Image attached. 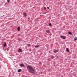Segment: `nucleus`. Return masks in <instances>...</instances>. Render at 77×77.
Returning <instances> with one entry per match:
<instances>
[{
    "mask_svg": "<svg viewBox=\"0 0 77 77\" xmlns=\"http://www.w3.org/2000/svg\"><path fill=\"white\" fill-rule=\"evenodd\" d=\"M27 69H28L29 72L31 73H34L35 72V69H33V68L32 66L28 65L26 66Z\"/></svg>",
    "mask_w": 77,
    "mask_h": 77,
    "instance_id": "f257e3e1",
    "label": "nucleus"
},
{
    "mask_svg": "<svg viewBox=\"0 0 77 77\" xmlns=\"http://www.w3.org/2000/svg\"><path fill=\"white\" fill-rule=\"evenodd\" d=\"M60 37L61 38H62L63 39H66V37L65 36L61 35Z\"/></svg>",
    "mask_w": 77,
    "mask_h": 77,
    "instance_id": "f03ea898",
    "label": "nucleus"
},
{
    "mask_svg": "<svg viewBox=\"0 0 77 77\" xmlns=\"http://www.w3.org/2000/svg\"><path fill=\"white\" fill-rule=\"evenodd\" d=\"M18 53L22 52V49H21V48H19V49L18 50Z\"/></svg>",
    "mask_w": 77,
    "mask_h": 77,
    "instance_id": "7ed1b4c3",
    "label": "nucleus"
},
{
    "mask_svg": "<svg viewBox=\"0 0 77 77\" xmlns=\"http://www.w3.org/2000/svg\"><path fill=\"white\" fill-rule=\"evenodd\" d=\"M54 53H57V52H58V51H59V50H58V49L57 50H54Z\"/></svg>",
    "mask_w": 77,
    "mask_h": 77,
    "instance_id": "20e7f679",
    "label": "nucleus"
},
{
    "mask_svg": "<svg viewBox=\"0 0 77 77\" xmlns=\"http://www.w3.org/2000/svg\"><path fill=\"white\" fill-rule=\"evenodd\" d=\"M20 66H21V67H23H23H24L25 66L24 65V64H21L20 65Z\"/></svg>",
    "mask_w": 77,
    "mask_h": 77,
    "instance_id": "39448f33",
    "label": "nucleus"
},
{
    "mask_svg": "<svg viewBox=\"0 0 77 77\" xmlns=\"http://www.w3.org/2000/svg\"><path fill=\"white\" fill-rule=\"evenodd\" d=\"M23 14L24 15L25 17H27V15H27V14L26 13H23Z\"/></svg>",
    "mask_w": 77,
    "mask_h": 77,
    "instance_id": "423d86ee",
    "label": "nucleus"
},
{
    "mask_svg": "<svg viewBox=\"0 0 77 77\" xmlns=\"http://www.w3.org/2000/svg\"><path fill=\"white\" fill-rule=\"evenodd\" d=\"M3 45H4V47H6V43H5V44H4Z\"/></svg>",
    "mask_w": 77,
    "mask_h": 77,
    "instance_id": "0eeeda50",
    "label": "nucleus"
},
{
    "mask_svg": "<svg viewBox=\"0 0 77 77\" xmlns=\"http://www.w3.org/2000/svg\"><path fill=\"white\" fill-rule=\"evenodd\" d=\"M17 30H18V31H20V27H18Z\"/></svg>",
    "mask_w": 77,
    "mask_h": 77,
    "instance_id": "6e6552de",
    "label": "nucleus"
},
{
    "mask_svg": "<svg viewBox=\"0 0 77 77\" xmlns=\"http://www.w3.org/2000/svg\"><path fill=\"white\" fill-rule=\"evenodd\" d=\"M40 46L39 45H36L35 46V48H37L38 47H40Z\"/></svg>",
    "mask_w": 77,
    "mask_h": 77,
    "instance_id": "1a4fd4ad",
    "label": "nucleus"
},
{
    "mask_svg": "<svg viewBox=\"0 0 77 77\" xmlns=\"http://www.w3.org/2000/svg\"><path fill=\"white\" fill-rule=\"evenodd\" d=\"M66 50L67 52H69V49H68V48H66Z\"/></svg>",
    "mask_w": 77,
    "mask_h": 77,
    "instance_id": "9d476101",
    "label": "nucleus"
},
{
    "mask_svg": "<svg viewBox=\"0 0 77 77\" xmlns=\"http://www.w3.org/2000/svg\"><path fill=\"white\" fill-rule=\"evenodd\" d=\"M21 69H19V70H18V72H21Z\"/></svg>",
    "mask_w": 77,
    "mask_h": 77,
    "instance_id": "9b49d317",
    "label": "nucleus"
},
{
    "mask_svg": "<svg viewBox=\"0 0 77 77\" xmlns=\"http://www.w3.org/2000/svg\"><path fill=\"white\" fill-rule=\"evenodd\" d=\"M77 39V37H75L74 38V40L75 41H76Z\"/></svg>",
    "mask_w": 77,
    "mask_h": 77,
    "instance_id": "f8f14e48",
    "label": "nucleus"
},
{
    "mask_svg": "<svg viewBox=\"0 0 77 77\" xmlns=\"http://www.w3.org/2000/svg\"><path fill=\"white\" fill-rule=\"evenodd\" d=\"M46 32L47 33H50V31L48 30H46Z\"/></svg>",
    "mask_w": 77,
    "mask_h": 77,
    "instance_id": "ddd939ff",
    "label": "nucleus"
},
{
    "mask_svg": "<svg viewBox=\"0 0 77 77\" xmlns=\"http://www.w3.org/2000/svg\"><path fill=\"white\" fill-rule=\"evenodd\" d=\"M68 33L69 34H70V35H72V33H71L70 32H69Z\"/></svg>",
    "mask_w": 77,
    "mask_h": 77,
    "instance_id": "4468645a",
    "label": "nucleus"
},
{
    "mask_svg": "<svg viewBox=\"0 0 77 77\" xmlns=\"http://www.w3.org/2000/svg\"><path fill=\"white\" fill-rule=\"evenodd\" d=\"M7 2H8V3H10V0H7Z\"/></svg>",
    "mask_w": 77,
    "mask_h": 77,
    "instance_id": "2eb2a0df",
    "label": "nucleus"
},
{
    "mask_svg": "<svg viewBox=\"0 0 77 77\" xmlns=\"http://www.w3.org/2000/svg\"><path fill=\"white\" fill-rule=\"evenodd\" d=\"M27 45H28V46H31V45H30V44H27Z\"/></svg>",
    "mask_w": 77,
    "mask_h": 77,
    "instance_id": "dca6fc26",
    "label": "nucleus"
},
{
    "mask_svg": "<svg viewBox=\"0 0 77 77\" xmlns=\"http://www.w3.org/2000/svg\"><path fill=\"white\" fill-rule=\"evenodd\" d=\"M51 58V59H54V57H53V56H52Z\"/></svg>",
    "mask_w": 77,
    "mask_h": 77,
    "instance_id": "f3484780",
    "label": "nucleus"
},
{
    "mask_svg": "<svg viewBox=\"0 0 77 77\" xmlns=\"http://www.w3.org/2000/svg\"><path fill=\"white\" fill-rule=\"evenodd\" d=\"M44 9H45V11L46 10V8L45 7H44Z\"/></svg>",
    "mask_w": 77,
    "mask_h": 77,
    "instance_id": "a211bd4d",
    "label": "nucleus"
},
{
    "mask_svg": "<svg viewBox=\"0 0 77 77\" xmlns=\"http://www.w3.org/2000/svg\"><path fill=\"white\" fill-rule=\"evenodd\" d=\"M49 26H51V23H50L49 24Z\"/></svg>",
    "mask_w": 77,
    "mask_h": 77,
    "instance_id": "6ab92c4d",
    "label": "nucleus"
},
{
    "mask_svg": "<svg viewBox=\"0 0 77 77\" xmlns=\"http://www.w3.org/2000/svg\"><path fill=\"white\" fill-rule=\"evenodd\" d=\"M47 8L48 9H49V7H47Z\"/></svg>",
    "mask_w": 77,
    "mask_h": 77,
    "instance_id": "aec40b11",
    "label": "nucleus"
}]
</instances>
